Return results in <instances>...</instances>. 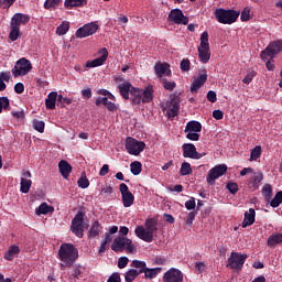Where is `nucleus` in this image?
<instances>
[{
    "label": "nucleus",
    "mask_w": 282,
    "mask_h": 282,
    "mask_svg": "<svg viewBox=\"0 0 282 282\" xmlns=\"http://www.w3.org/2000/svg\"><path fill=\"white\" fill-rule=\"evenodd\" d=\"M78 259V249L70 245V242H63L58 250V260L62 262L61 267L70 269Z\"/></svg>",
    "instance_id": "1"
},
{
    "label": "nucleus",
    "mask_w": 282,
    "mask_h": 282,
    "mask_svg": "<svg viewBox=\"0 0 282 282\" xmlns=\"http://www.w3.org/2000/svg\"><path fill=\"white\" fill-rule=\"evenodd\" d=\"M156 232L158 219L155 218L145 219V228L140 225L134 230L135 236L147 243L153 242L154 234Z\"/></svg>",
    "instance_id": "2"
},
{
    "label": "nucleus",
    "mask_w": 282,
    "mask_h": 282,
    "mask_svg": "<svg viewBox=\"0 0 282 282\" xmlns=\"http://www.w3.org/2000/svg\"><path fill=\"white\" fill-rule=\"evenodd\" d=\"M153 94L154 88L153 86H148L144 89L139 87H133L130 93V100L132 105H140V104H149L153 101Z\"/></svg>",
    "instance_id": "3"
},
{
    "label": "nucleus",
    "mask_w": 282,
    "mask_h": 282,
    "mask_svg": "<svg viewBox=\"0 0 282 282\" xmlns=\"http://www.w3.org/2000/svg\"><path fill=\"white\" fill-rule=\"evenodd\" d=\"M214 15L215 19L221 24H234L238 20L240 13H238L236 10H226L219 8L214 11Z\"/></svg>",
    "instance_id": "4"
},
{
    "label": "nucleus",
    "mask_w": 282,
    "mask_h": 282,
    "mask_svg": "<svg viewBox=\"0 0 282 282\" xmlns=\"http://www.w3.org/2000/svg\"><path fill=\"white\" fill-rule=\"evenodd\" d=\"M111 250L113 252H123L127 250L129 253H133V241L127 237H117L112 240Z\"/></svg>",
    "instance_id": "5"
},
{
    "label": "nucleus",
    "mask_w": 282,
    "mask_h": 282,
    "mask_svg": "<svg viewBox=\"0 0 282 282\" xmlns=\"http://www.w3.org/2000/svg\"><path fill=\"white\" fill-rule=\"evenodd\" d=\"M247 259L248 254H241L237 251H231L228 259L227 268H229L230 270L241 271Z\"/></svg>",
    "instance_id": "6"
},
{
    "label": "nucleus",
    "mask_w": 282,
    "mask_h": 282,
    "mask_svg": "<svg viewBox=\"0 0 282 282\" xmlns=\"http://www.w3.org/2000/svg\"><path fill=\"white\" fill-rule=\"evenodd\" d=\"M32 70V63L26 58H20L11 69L13 77L25 76Z\"/></svg>",
    "instance_id": "7"
},
{
    "label": "nucleus",
    "mask_w": 282,
    "mask_h": 282,
    "mask_svg": "<svg viewBox=\"0 0 282 282\" xmlns=\"http://www.w3.org/2000/svg\"><path fill=\"white\" fill-rule=\"evenodd\" d=\"M147 144L143 141H138L133 137H128L126 140V149L130 155H140Z\"/></svg>",
    "instance_id": "8"
},
{
    "label": "nucleus",
    "mask_w": 282,
    "mask_h": 282,
    "mask_svg": "<svg viewBox=\"0 0 282 282\" xmlns=\"http://www.w3.org/2000/svg\"><path fill=\"white\" fill-rule=\"evenodd\" d=\"M282 52V40L273 41L269 43L267 48L261 52L262 61H267L268 57L274 58Z\"/></svg>",
    "instance_id": "9"
},
{
    "label": "nucleus",
    "mask_w": 282,
    "mask_h": 282,
    "mask_svg": "<svg viewBox=\"0 0 282 282\" xmlns=\"http://www.w3.org/2000/svg\"><path fill=\"white\" fill-rule=\"evenodd\" d=\"M84 225H85V214L83 212H78L75 215V218L72 220L70 230L72 232L78 237H84Z\"/></svg>",
    "instance_id": "10"
},
{
    "label": "nucleus",
    "mask_w": 282,
    "mask_h": 282,
    "mask_svg": "<svg viewBox=\"0 0 282 282\" xmlns=\"http://www.w3.org/2000/svg\"><path fill=\"white\" fill-rule=\"evenodd\" d=\"M228 172V166L225 163L216 165L210 169L207 173V184L214 185L220 176L225 175Z\"/></svg>",
    "instance_id": "11"
},
{
    "label": "nucleus",
    "mask_w": 282,
    "mask_h": 282,
    "mask_svg": "<svg viewBox=\"0 0 282 282\" xmlns=\"http://www.w3.org/2000/svg\"><path fill=\"white\" fill-rule=\"evenodd\" d=\"M99 29V25L95 22L88 23L83 25L82 28L77 29L75 36L77 39H86L93 36Z\"/></svg>",
    "instance_id": "12"
},
{
    "label": "nucleus",
    "mask_w": 282,
    "mask_h": 282,
    "mask_svg": "<svg viewBox=\"0 0 282 282\" xmlns=\"http://www.w3.org/2000/svg\"><path fill=\"white\" fill-rule=\"evenodd\" d=\"M167 21L174 24H188V17H185L181 9H172L167 15Z\"/></svg>",
    "instance_id": "13"
},
{
    "label": "nucleus",
    "mask_w": 282,
    "mask_h": 282,
    "mask_svg": "<svg viewBox=\"0 0 282 282\" xmlns=\"http://www.w3.org/2000/svg\"><path fill=\"white\" fill-rule=\"evenodd\" d=\"M182 149H183V158L199 160L206 155L205 152L204 153L197 152V148L194 143H184L182 145Z\"/></svg>",
    "instance_id": "14"
},
{
    "label": "nucleus",
    "mask_w": 282,
    "mask_h": 282,
    "mask_svg": "<svg viewBox=\"0 0 282 282\" xmlns=\"http://www.w3.org/2000/svg\"><path fill=\"white\" fill-rule=\"evenodd\" d=\"M119 189H120V193H121V200H122L123 207L124 208H130L131 206H133L134 196L130 192L128 185L121 183Z\"/></svg>",
    "instance_id": "15"
},
{
    "label": "nucleus",
    "mask_w": 282,
    "mask_h": 282,
    "mask_svg": "<svg viewBox=\"0 0 282 282\" xmlns=\"http://www.w3.org/2000/svg\"><path fill=\"white\" fill-rule=\"evenodd\" d=\"M163 282H184V275L180 269L171 268L163 274Z\"/></svg>",
    "instance_id": "16"
},
{
    "label": "nucleus",
    "mask_w": 282,
    "mask_h": 282,
    "mask_svg": "<svg viewBox=\"0 0 282 282\" xmlns=\"http://www.w3.org/2000/svg\"><path fill=\"white\" fill-rule=\"evenodd\" d=\"M171 99L167 101V118H176L180 113V98L176 96H171Z\"/></svg>",
    "instance_id": "17"
},
{
    "label": "nucleus",
    "mask_w": 282,
    "mask_h": 282,
    "mask_svg": "<svg viewBox=\"0 0 282 282\" xmlns=\"http://www.w3.org/2000/svg\"><path fill=\"white\" fill-rule=\"evenodd\" d=\"M154 73L162 82V79H164V75L167 77L172 76L171 65L169 63H156L154 65Z\"/></svg>",
    "instance_id": "18"
},
{
    "label": "nucleus",
    "mask_w": 282,
    "mask_h": 282,
    "mask_svg": "<svg viewBox=\"0 0 282 282\" xmlns=\"http://www.w3.org/2000/svg\"><path fill=\"white\" fill-rule=\"evenodd\" d=\"M208 75L206 69L202 70V74L198 75L197 78H195L192 83V87H191V91L192 94H197L198 89L205 85V83L207 82Z\"/></svg>",
    "instance_id": "19"
},
{
    "label": "nucleus",
    "mask_w": 282,
    "mask_h": 282,
    "mask_svg": "<svg viewBox=\"0 0 282 282\" xmlns=\"http://www.w3.org/2000/svg\"><path fill=\"white\" fill-rule=\"evenodd\" d=\"M117 88L119 89V93L124 100H130L133 86L129 80L118 84Z\"/></svg>",
    "instance_id": "20"
},
{
    "label": "nucleus",
    "mask_w": 282,
    "mask_h": 282,
    "mask_svg": "<svg viewBox=\"0 0 282 282\" xmlns=\"http://www.w3.org/2000/svg\"><path fill=\"white\" fill-rule=\"evenodd\" d=\"M263 177L262 172H253V175L248 180V188L258 191Z\"/></svg>",
    "instance_id": "21"
},
{
    "label": "nucleus",
    "mask_w": 282,
    "mask_h": 282,
    "mask_svg": "<svg viewBox=\"0 0 282 282\" xmlns=\"http://www.w3.org/2000/svg\"><path fill=\"white\" fill-rule=\"evenodd\" d=\"M104 54L101 56H99L98 58L94 59V61H87L86 62V67L87 68H95V67H99L102 66L105 64V62L107 61L109 53L107 51V48L102 50Z\"/></svg>",
    "instance_id": "22"
},
{
    "label": "nucleus",
    "mask_w": 282,
    "mask_h": 282,
    "mask_svg": "<svg viewBox=\"0 0 282 282\" xmlns=\"http://www.w3.org/2000/svg\"><path fill=\"white\" fill-rule=\"evenodd\" d=\"M96 105H97V106L104 105V106H106V109H107L108 111H111V112L118 110L117 105L113 104V101H110L108 97H97V98H96Z\"/></svg>",
    "instance_id": "23"
},
{
    "label": "nucleus",
    "mask_w": 282,
    "mask_h": 282,
    "mask_svg": "<svg viewBox=\"0 0 282 282\" xmlns=\"http://www.w3.org/2000/svg\"><path fill=\"white\" fill-rule=\"evenodd\" d=\"M30 22V17L23 13H17L11 18V24L21 29V24H26Z\"/></svg>",
    "instance_id": "24"
},
{
    "label": "nucleus",
    "mask_w": 282,
    "mask_h": 282,
    "mask_svg": "<svg viewBox=\"0 0 282 282\" xmlns=\"http://www.w3.org/2000/svg\"><path fill=\"white\" fill-rule=\"evenodd\" d=\"M58 167H59V173L63 176V178L68 180V177L73 171L70 163L65 160H62V161H59Z\"/></svg>",
    "instance_id": "25"
},
{
    "label": "nucleus",
    "mask_w": 282,
    "mask_h": 282,
    "mask_svg": "<svg viewBox=\"0 0 282 282\" xmlns=\"http://www.w3.org/2000/svg\"><path fill=\"white\" fill-rule=\"evenodd\" d=\"M256 221V210L252 209V207L245 213V219L241 224L242 228H247L249 226H252Z\"/></svg>",
    "instance_id": "26"
},
{
    "label": "nucleus",
    "mask_w": 282,
    "mask_h": 282,
    "mask_svg": "<svg viewBox=\"0 0 282 282\" xmlns=\"http://www.w3.org/2000/svg\"><path fill=\"white\" fill-rule=\"evenodd\" d=\"M21 253V249L17 245H12L9 249L4 252V260L13 261L14 257H18Z\"/></svg>",
    "instance_id": "27"
},
{
    "label": "nucleus",
    "mask_w": 282,
    "mask_h": 282,
    "mask_svg": "<svg viewBox=\"0 0 282 282\" xmlns=\"http://www.w3.org/2000/svg\"><path fill=\"white\" fill-rule=\"evenodd\" d=\"M58 94L57 91H51L47 98L45 99V107L48 110H55L56 109V100H57Z\"/></svg>",
    "instance_id": "28"
},
{
    "label": "nucleus",
    "mask_w": 282,
    "mask_h": 282,
    "mask_svg": "<svg viewBox=\"0 0 282 282\" xmlns=\"http://www.w3.org/2000/svg\"><path fill=\"white\" fill-rule=\"evenodd\" d=\"M198 58L202 64H208L212 58V50L198 47Z\"/></svg>",
    "instance_id": "29"
},
{
    "label": "nucleus",
    "mask_w": 282,
    "mask_h": 282,
    "mask_svg": "<svg viewBox=\"0 0 282 282\" xmlns=\"http://www.w3.org/2000/svg\"><path fill=\"white\" fill-rule=\"evenodd\" d=\"M267 245L270 248H274L276 245H282V234L281 232H273L269 237Z\"/></svg>",
    "instance_id": "30"
},
{
    "label": "nucleus",
    "mask_w": 282,
    "mask_h": 282,
    "mask_svg": "<svg viewBox=\"0 0 282 282\" xmlns=\"http://www.w3.org/2000/svg\"><path fill=\"white\" fill-rule=\"evenodd\" d=\"M101 230H102L101 224L98 220H96L91 224L90 230L88 232V237L96 238L100 235Z\"/></svg>",
    "instance_id": "31"
},
{
    "label": "nucleus",
    "mask_w": 282,
    "mask_h": 282,
    "mask_svg": "<svg viewBox=\"0 0 282 282\" xmlns=\"http://www.w3.org/2000/svg\"><path fill=\"white\" fill-rule=\"evenodd\" d=\"M203 130V126L198 121H189L186 123L185 132H200Z\"/></svg>",
    "instance_id": "32"
},
{
    "label": "nucleus",
    "mask_w": 282,
    "mask_h": 282,
    "mask_svg": "<svg viewBox=\"0 0 282 282\" xmlns=\"http://www.w3.org/2000/svg\"><path fill=\"white\" fill-rule=\"evenodd\" d=\"M162 272V268H145L144 278L147 280H153L158 278V274Z\"/></svg>",
    "instance_id": "33"
},
{
    "label": "nucleus",
    "mask_w": 282,
    "mask_h": 282,
    "mask_svg": "<svg viewBox=\"0 0 282 282\" xmlns=\"http://www.w3.org/2000/svg\"><path fill=\"white\" fill-rule=\"evenodd\" d=\"M10 28H11V31L9 33V39L12 42H15L18 39L22 36L21 29L13 23H10Z\"/></svg>",
    "instance_id": "34"
},
{
    "label": "nucleus",
    "mask_w": 282,
    "mask_h": 282,
    "mask_svg": "<svg viewBox=\"0 0 282 282\" xmlns=\"http://www.w3.org/2000/svg\"><path fill=\"white\" fill-rule=\"evenodd\" d=\"M131 267L138 270V275L145 273L147 271V263L143 260H132Z\"/></svg>",
    "instance_id": "35"
},
{
    "label": "nucleus",
    "mask_w": 282,
    "mask_h": 282,
    "mask_svg": "<svg viewBox=\"0 0 282 282\" xmlns=\"http://www.w3.org/2000/svg\"><path fill=\"white\" fill-rule=\"evenodd\" d=\"M31 188H32V180L22 177L20 181V192L23 194H28Z\"/></svg>",
    "instance_id": "36"
},
{
    "label": "nucleus",
    "mask_w": 282,
    "mask_h": 282,
    "mask_svg": "<svg viewBox=\"0 0 282 282\" xmlns=\"http://www.w3.org/2000/svg\"><path fill=\"white\" fill-rule=\"evenodd\" d=\"M62 2L63 0H45L44 10H47V11L56 10V8L59 7Z\"/></svg>",
    "instance_id": "37"
},
{
    "label": "nucleus",
    "mask_w": 282,
    "mask_h": 282,
    "mask_svg": "<svg viewBox=\"0 0 282 282\" xmlns=\"http://www.w3.org/2000/svg\"><path fill=\"white\" fill-rule=\"evenodd\" d=\"M51 210H54V207L48 206L47 203H43L35 209V215H47Z\"/></svg>",
    "instance_id": "38"
},
{
    "label": "nucleus",
    "mask_w": 282,
    "mask_h": 282,
    "mask_svg": "<svg viewBox=\"0 0 282 282\" xmlns=\"http://www.w3.org/2000/svg\"><path fill=\"white\" fill-rule=\"evenodd\" d=\"M64 6L72 10L74 7L87 6V0H66Z\"/></svg>",
    "instance_id": "39"
},
{
    "label": "nucleus",
    "mask_w": 282,
    "mask_h": 282,
    "mask_svg": "<svg viewBox=\"0 0 282 282\" xmlns=\"http://www.w3.org/2000/svg\"><path fill=\"white\" fill-rule=\"evenodd\" d=\"M77 185L82 189H87L88 186L90 185L89 180L87 178L86 171H83L82 176L77 181Z\"/></svg>",
    "instance_id": "40"
},
{
    "label": "nucleus",
    "mask_w": 282,
    "mask_h": 282,
    "mask_svg": "<svg viewBox=\"0 0 282 282\" xmlns=\"http://www.w3.org/2000/svg\"><path fill=\"white\" fill-rule=\"evenodd\" d=\"M130 172L133 175H140L142 173V163L140 161H134L130 163Z\"/></svg>",
    "instance_id": "41"
},
{
    "label": "nucleus",
    "mask_w": 282,
    "mask_h": 282,
    "mask_svg": "<svg viewBox=\"0 0 282 282\" xmlns=\"http://www.w3.org/2000/svg\"><path fill=\"white\" fill-rule=\"evenodd\" d=\"M198 47L210 48L209 33L208 32H204V33L200 34V43H199Z\"/></svg>",
    "instance_id": "42"
},
{
    "label": "nucleus",
    "mask_w": 282,
    "mask_h": 282,
    "mask_svg": "<svg viewBox=\"0 0 282 282\" xmlns=\"http://www.w3.org/2000/svg\"><path fill=\"white\" fill-rule=\"evenodd\" d=\"M282 204V191L281 192H278L275 194V196L272 198V200L270 202V206L272 208H278L280 207Z\"/></svg>",
    "instance_id": "43"
},
{
    "label": "nucleus",
    "mask_w": 282,
    "mask_h": 282,
    "mask_svg": "<svg viewBox=\"0 0 282 282\" xmlns=\"http://www.w3.org/2000/svg\"><path fill=\"white\" fill-rule=\"evenodd\" d=\"M192 173H193V170H192L191 163L183 162L182 166H181V170H180V174L182 176H186V175H189Z\"/></svg>",
    "instance_id": "44"
},
{
    "label": "nucleus",
    "mask_w": 282,
    "mask_h": 282,
    "mask_svg": "<svg viewBox=\"0 0 282 282\" xmlns=\"http://www.w3.org/2000/svg\"><path fill=\"white\" fill-rule=\"evenodd\" d=\"M70 29V23L69 22H63L57 29H56V33L59 36H64V34H66Z\"/></svg>",
    "instance_id": "45"
},
{
    "label": "nucleus",
    "mask_w": 282,
    "mask_h": 282,
    "mask_svg": "<svg viewBox=\"0 0 282 282\" xmlns=\"http://www.w3.org/2000/svg\"><path fill=\"white\" fill-rule=\"evenodd\" d=\"M139 273H138V269H130L127 273H126V282H133L137 278H138Z\"/></svg>",
    "instance_id": "46"
},
{
    "label": "nucleus",
    "mask_w": 282,
    "mask_h": 282,
    "mask_svg": "<svg viewBox=\"0 0 282 282\" xmlns=\"http://www.w3.org/2000/svg\"><path fill=\"white\" fill-rule=\"evenodd\" d=\"M162 86L167 90V91H173V89L176 87V82L174 80H167L165 78H161Z\"/></svg>",
    "instance_id": "47"
},
{
    "label": "nucleus",
    "mask_w": 282,
    "mask_h": 282,
    "mask_svg": "<svg viewBox=\"0 0 282 282\" xmlns=\"http://www.w3.org/2000/svg\"><path fill=\"white\" fill-rule=\"evenodd\" d=\"M262 194H263V196H264L267 199L272 198V195H273L272 186H271L270 184L263 185V187H262Z\"/></svg>",
    "instance_id": "48"
},
{
    "label": "nucleus",
    "mask_w": 282,
    "mask_h": 282,
    "mask_svg": "<svg viewBox=\"0 0 282 282\" xmlns=\"http://www.w3.org/2000/svg\"><path fill=\"white\" fill-rule=\"evenodd\" d=\"M33 127L36 131L43 133L45 131V122L34 119Z\"/></svg>",
    "instance_id": "49"
},
{
    "label": "nucleus",
    "mask_w": 282,
    "mask_h": 282,
    "mask_svg": "<svg viewBox=\"0 0 282 282\" xmlns=\"http://www.w3.org/2000/svg\"><path fill=\"white\" fill-rule=\"evenodd\" d=\"M10 107V99L8 97H0V113Z\"/></svg>",
    "instance_id": "50"
},
{
    "label": "nucleus",
    "mask_w": 282,
    "mask_h": 282,
    "mask_svg": "<svg viewBox=\"0 0 282 282\" xmlns=\"http://www.w3.org/2000/svg\"><path fill=\"white\" fill-rule=\"evenodd\" d=\"M261 156V145H256L250 153L251 160H258Z\"/></svg>",
    "instance_id": "51"
},
{
    "label": "nucleus",
    "mask_w": 282,
    "mask_h": 282,
    "mask_svg": "<svg viewBox=\"0 0 282 282\" xmlns=\"http://www.w3.org/2000/svg\"><path fill=\"white\" fill-rule=\"evenodd\" d=\"M196 206H197V203L195 197H191L189 200L185 202V208L187 210H193L196 208Z\"/></svg>",
    "instance_id": "52"
},
{
    "label": "nucleus",
    "mask_w": 282,
    "mask_h": 282,
    "mask_svg": "<svg viewBox=\"0 0 282 282\" xmlns=\"http://www.w3.org/2000/svg\"><path fill=\"white\" fill-rule=\"evenodd\" d=\"M180 67L183 70V73H188V70L191 69V62H189V59L188 58H184L181 62Z\"/></svg>",
    "instance_id": "53"
},
{
    "label": "nucleus",
    "mask_w": 282,
    "mask_h": 282,
    "mask_svg": "<svg viewBox=\"0 0 282 282\" xmlns=\"http://www.w3.org/2000/svg\"><path fill=\"white\" fill-rule=\"evenodd\" d=\"M257 76V72L252 70L247 73V76L242 79L243 84L250 85L252 79Z\"/></svg>",
    "instance_id": "54"
},
{
    "label": "nucleus",
    "mask_w": 282,
    "mask_h": 282,
    "mask_svg": "<svg viewBox=\"0 0 282 282\" xmlns=\"http://www.w3.org/2000/svg\"><path fill=\"white\" fill-rule=\"evenodd\" d=\"M226 188L230 192V194L235 195L239 191V185L237 183H228Z\"/></svg>",
    "instance_id": "55"
},
{
    "label": "nucleus",
    "mask_w": 282,
    "mask_h": 282,
    "mask_svg": "<svg viewBox=\"0 0 282 282\" xmlns=\"http://www.w3.org/2000/svg\"><path fill=\"white\" fill-rule=\"evenodd\" d=\"M240 20L242 22L250 21V8L249 7L245 8V10L242 11V13L240 15Z\"/></svg>",
    "instance_id": "56"
},
{
    "label": "nucleus",
    "mask_w": 282,
    "mask_h": 282,
    "mask_svg": "<svg viewBox=\"0 0 282 282\" xmlns=\"http://www.w3.org/2000/svg\"><path fill=\"white\" fill-rule=\"evenodd\" d=\"M207 100L212 104H215L217 101V93L215 90H208Z\"/></svg>",
    "instance_id": "57"
},
{
    "label": "nucleus",
    "mask_w": 282,
    "mask_h": 282,
    "mask_svg": "<svg viewBox=\"0 0 282 282\" xmlns=\"http://www.w3.org/2000/svg\"><path fill=\"white\" fill-rule=\"evenodd\" d=\"M196 216H197V212L188 213L187 218H186V225L192 226L193 221L196 219Z\"/></svg>",
    "instance_id": "58"
},
{
    "label": "nucleus",
    "mask_w": 282,
    "mask_h": 282,
    "mask_svg": "<svg viewBox=\"0 0 282 282\" xmlns=\"http://www.w3.org/2000/svg\"><path fill=\"white\" fill-rule=\"evenodd\" d=\"M128 263H129V259L127 257H121L118 260V268L121 270L126 269Z\"/></svg>",
    "instance_id": "59"
},
{
    "label": "nucleus",
    "mask_w": 282,
    "mask_h": 282,
    "mask_svg": "<svg viewBox=\"0 0 282 282\" xmlns=\"http://www.w3.org/2000/svg\"><path fill=\"white\" fill-rule=\"evenodd\" d=\"M25 91V86L23 83H17L15 86H14V93L15 94H23Z\"/></svg>",
    "instance_id": "60"
},
{
    "label": "nucleus",
    "mask_w": 282,
    "mask_h": 282,
    "mask_svg": "<svg viewBox=\"0 0 282 282\" xmlns=\"http://www.w3.org/2000/svg\"><path fill=\"white\" fill-rule=\"evenodd\" d=\"M82 97L86 100H89V98L93 97V90L91 88L82 89Z\"/></svg>",
    "instance_id": "61"
},
{
    "label": "nucleus",
    "mask_w": 282,
    "mask_h": 282,
    "mask_svg": "<svg viewBox=\"0 0 282 282\" xmlns=\"http://www.w3.org/2000/svg\"><path fill=\"white\" fill-rule=\"evenodd\" d=\"M213 118L215 120H223L224 119V112L220 109H215L213 112Z\"/></svg>",
    "instance_id": "62"
},
{
    "label": "nucleus",
    "mask_w": 282,
    "mask_h": 282,
    "mask_svg": "<svg viewBox=\"0 0 282 282\" xmlns=\"http://www.w3.org/2000/svg\"><path fill=\"white\" fill-rule=\"evenodd\" d=\"M186 138L188 140H192V141H198L199 140V134L197 132H194V131H188V133L186 134Z\"/></svg>",
    "instance_id": "63"
},
{
    "label": "nucleus",
    "mask_w": 282,
    "mask_h": 282,
    "mask_svg": "<svg viewBox=\"0 0 282 282\" xmlns=\"http://www.w3.org/2000/svg\"><path fill=\"white\" fill-rule=\"evenodd\" d=\"M107 282H121V278L119 273H112L108 279Z\"/></svg>",
    "instance_id": "64"
}]
</instances>
